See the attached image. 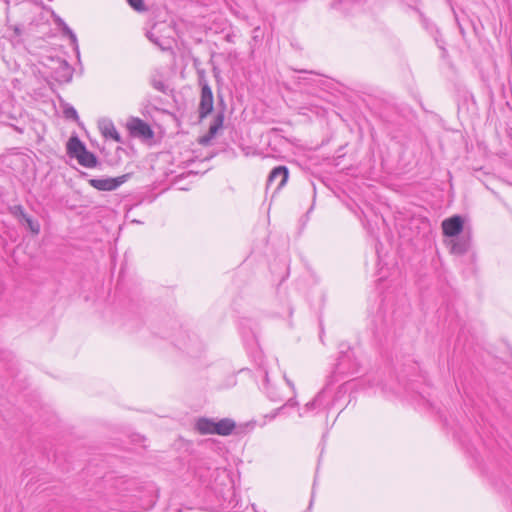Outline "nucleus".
Listing matches in <instances>:
<instances>
[{
	"mask_svg": "<svg viewBox=\"0 0 512 512\" xmlns=\"http://www.w3.org/2000/svg\"><path fill=\"white\" fill-rule=\"evenodd\" d=\"M15 209L17 211H20L21 218L25 221L28 229L35 235H38L40 233V224L38 221L33 220L31 217H29L25 212L21 205L15 206Z\"/></svg>",
	"mask_w": 512,
	"mask_h": 512,
	"instance_id": "12",
	"label": "nucleus"
},
{
	"mask_svg": "<svg viewBox=\"0 0 512 512\" xmlns=\"http://www.w3.org/2000/svg\"><path fill=\"white\" fill-rule=\"evenodd\" d=\"M127 129L132 137L141 138L143 140L152 139L154 132L151 127L142 119L132 117L127 122Z\"/></svg>",
	"mask_w": 512,
	"mask_h": 512,
	"instance_id": "1",
	"label": "nucleus"
},
{
	"mask_svg": "<svg viewBox=\"0 0 512 512\" xmlns=\"http://www.w3.org/2000/svg\"><path fill=\"white\" fill-rule=\"evenodd\" d=\"M130 178V174H124L115 178H96L89 180V184L100 191H113Z\"/></svg>",
	"mask_w": 512,
	"mask_h": 512,
	"instance_id": "2",
	"label": "nucleus"
},
{
	"mask_svg": "<svg viewBox=\"0 0 512 512\" xmlns=\"http://www.w3.org/2000/svg\"><path fill=\"white\" fill-rule=\"evenodd\" d=\"M235 427L236 423L230 418L215 420L213 434L228 436L232 434Z\"/></svg>",
	"mask_w": 512,
	"mask_h": 512,
	"instance_id": "8",
	"label": "nucleus"
},
{
	"mask_svg": "<svg viewBox=\"0 0 512 512\" xmlns=\"http://www.w3.org/2000/svg\"><path fill=\"white\" fill-rule=\"evenodd\" d=\"M147 37L152 43L160 47L162 50L166 49L165 43L161 41L158 37H155L153 32H148Z\"/></svg>",
	"mask_w": 512,
	"mask_h": 512,
	"instance_id": "17",
	"label": "nucleus"
},
{
	"mask_svg": "<svg viewBox=\"0 0 512 512\" xmlns=\"http://www.w3.org/2000/svg\"><path fill=\"white\" fill-rule=\"evenodd\" d=\"M98 126L103 137L107 139L110 138L118 143H122L121 136L116 130L114 123L110 119H101L98 123Z\"/></svg>",
	"mask_w": 512,
	"mask_h": 512,
	"instance_id": "6",
	"label": "nucleus"
},
{
	"mask_svg": "<svg viewBox=\"0 0 512 512\" xmlns=\"http://www.w3.org/2000/svg\"><path fill=\"white\" fill-rule=\"evenodd\" d=\"M60 76L57 77V80L60 82H69L72 77V71L67 62L63 61L60 65Z\"/></svg>",
	"mask_w": 512,
	"mask_h": 512,
	"instance_id": "14",
	"label": "nucleus"
},
{
	"mask_svg": "<svg viewBox=\"0 0 512 512\" xmlns=\"http://www.w3.org/2000/svg\"><path fill=\"white\" fill-rule=\"evenodd\" d=\"M128 3L132 8H134L136 11H143L145 10V6L143 3V0H127Z\"/></svg>",
	"mask_w": 512,
	"mask_h": 512,
	"instance_id": "18",
	"label": "nucleus"
},
{
	"mask_svg": "<svg viewBox=\"0 0 512 512\" xmlns=\"http://www.w3.org/2000/svg\"><path fill=\"white\" fill-rule=\"evenodd\" d=\"M289 171L286 166L275 167L269 174L267 187H275V191H279L287 182Z\"/></svg>",
	"mask_w": 512,
	"mask_h": 512,
	"instance_id": "3",
	"label": "nucleus"
},
{
	"mask_svg": "<svg viewBox=\"0 0 512 512\" xmlns=\"http://www.w3.org/2000/svg\"><path fill=\"white\" fill-rule=\"evenodd\" d=\"M215 420L210 418H199L195 423V429L201 435L213 434Z\"/></svg>",
	"mask_w": 512,
	"mask_h": 512,
	"instance_id": "9",
	"label": "nucleus"
},
{
	"mask_svg": "<svg viewBox=\"0 0 512 512\" xmlns=\"http://www.w3.org/2000/svg\"><path fill=\"white\" fill-rule=\"evenodd\" d=\"M85 148V145L77 136L71 137L67 142V153L71 157L77 158V155H79Z\"/></svg>",
	"mask_w": 512,
	"mask_h": 512,
	"instance_id": "10",
	"label": "nucleus"
},
{
	"mask_svg": "<svg viewBox=\"0 0 512 512\" xmlns=\"http://www.w3.org/2000/svg\"><path fill=\"white\" fill-rule=\"evenodd\" d=\"M64 115L68 119H78L77 111L73 107H68L64 110Z\"/></svg>",
	"mask_w": 512,
	"mask_h": 512,
	"instance_id": "19",
	"label": "nucleus"
},
{
	"mask_svg": "<svg viewBox=\"0 0 512 512\" xmlns=\"http://www.w3.org/2000/svg\"><path fill=\"white\" fill-rule=\"evenodd\" d=\"M222 124H223V116L221 114H219L215 118L213 124L210 125L208 134L202 138L201 143H207L210 139H212L216 135L218 130L222 127Z\"/></svg>",
	"mask_w": 512,
	"mask_h": 512,
	"instance_id": "13",
	"label": "nucleus"
},
{
	"mask_svg": "<svg viewBox=\"0 0 512 512\" xmlns=\"http://www.w3.org/2000/svg\"><path fill=\"white\" fill-rule=\"evenodd\" d=\"M8 27L14 31V33L18 36L21 34V25L19 24H10V19L7 17Z\"/></svg>",
	"mask_w": 512,
	"mask_h": 512,
	"instance_id": "21",
	"label": "nucleus"
},
{
	"mask_svg": "<svg viewBox=\"0 0 512 512\" xmlns=\"http://www.w3.org/2000/svg\"><path fill=\"white\" fill-rule=\"evenodd\" d=\"M60 25L62 27L63 34L69 37V39L71 40V43L73 45H76L77 38H76V35L74 34V32L64 22L61 21Z\"/></svg>",
	"mask_w": 512,
	"mask_h": 512,
	"instance_id": "16",
	"label": "nucleus"
},
{
	"mask_svg": "<svg viewBox=\"0 0 512 512\" xmlns=\"http://www.w3.org/2000/svg\"><path fill=\"white\" fill-rule=\"evenodd\" d=\"M76 159L80 165L87 168H93L97 165L96 156L89 152L86 148L79 155H77Z\"/></svg>",
	"mask_w": 512,
	"mask_h": 512,
	"instance_id": "11",
	"label": "nucleus"
},
{
	"mask_svg": "<svg viewBox=\"0 0 512 512\" xmlns=\"http://www.w3.org/2000/svg\"><path fill=\"white\" fill-rule=\"evenodd\" d=\"M267 393L271 400L274 402H280L283 400L279 395H277V393H274L273 387H267Z\"/></svg>",
	"mask_w": 512,
	"mask_h": 512,
	"instance_id": "20",
	"label": "nucleus"
},
{
	"mask_svg": "<svg viewBox=\"0 0 512 512\" xmlns=\"http://www.w3.org/2000/svg\"><path fill=\"white\" fill-rule=\"evenodd\" d=\"M470 248V238L468 235H458L450 241V250L453 254L463 255Z\"/></svg>",
	"mask_w": 512,
	"mask_h": 512,
	"instance_id": "7",
	"label": "nucleus"
},
{
	"mask_svg": "<svg viewBox=\"0 0 512 512\" xmlns=\"http://www.w3.org/2000/svg\"><path fill=\"white\" fill-rule=\"evenodd\" d=\"M324 396H325L324 391L319 392L312 401H310L306 404V406H305L306 410L310 411V410H313L315 408L322 406Z\"/></svg>",
	"mask_w": 512,
	"mask_h": 512,
	"instance_id": "15",
	"label": "nucleus"
},
{
	"mask_svg": "<svg viewBox=\"0 0 512 512\" xmlns=\"http://www.w3.org/2000/svg\"><path fill=\"white\" fill-rule=\"evenodd\" d=\"M288 385H290L292 388H294L293 384L287 380Z\"/></svg>",
	"mask_w": 512,
	"mask_h": 512,
	"instance_id": "25",
	"label": "nucleus"
},
{
	"mask_svg": "<svg viewBox=\"0 0 512 512\" xmlns=\"http://www.w3.org/2000/svg\"><path fill=\"white\" fill-rule=\"evenodd\" d=\"M13 214H14L15 216H20V217H21V215H20V211H17V210L15 209V207L13 208Z\"/></svg>",
	"mask_w": 512,
	"mask_h": 512,
	"instance_id": "24",
	"label": "nucleus"
},
{
	"mask_svg": "<svg viewBox=\"0 0 512 512\" xmlns=\"http://www.w3.org/2000/svg\"><path fill=\"white\" fill-rule=\"evenodd\" d=\"M154 88L157 89L158 91L164 92L165 91V84L163 82H155L154 83Z\"/></svg>",
	"mask_w": 512,
	"mask_h": 512,
	"instance_id": "22",
	"label": "nucleus"
},
{
	"mask_svg": "<svg viewBox=\"0 0 512 512\" xmlns=\"http://www.w3.org/2000/svg\"><path fill=\"white\" fill-rule=\"evenodd\" d=\"M296 405H297V402H296V401H294L293 399H289V400L287 401V403H286L284 406H282V407H280V408L278 409V411L282 410L285 406H291V407H293V406H296Z\"/></svg>",
	"mask_w": 512,
	"mask_h": 512,
	"instance_id": "23",
	"label": "nucleus"
},
{
	"mask_svg": "<svg viewBox=\"0 0 512 512\" xmlns=\"http://www.w3.org/2000/svg\"><path fill=\"white\" fill-rule=\"evenodd\" d=\"M213 110V94L210 86L204 83L201 88V99L199 103V116L205 118Z\"/></svg>",
	"mask_w": 512,
	"mask_h": 512,
	"instance_id": "4",
	"label": "nucleus"
},
{
	"mask_svg": "<svg viewBox=\"0 0 512 512\" xmlns=\"http://www.w3.org/2000/svg\"><path fill=\"white\" fill-rule=\"evenodd\" d=\"M463 219L459 215H454L442 222V230L445 236L456 237L463 231Z\"/></svg>",
	"mask_w": 512,
	"mask_h": 512,
	"instance_id": "5",
	"label": "nucleus"
}]
</instances>
